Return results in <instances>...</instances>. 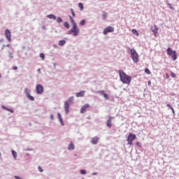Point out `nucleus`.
<instances>
[{
    "label": "nucleus",
    "mask_w": 179,
    "mask_h": 179,
    "mask_svg": "<svg viewBox=\"0 0 179 179\" xmlns=\"http://www.w3.org/2000/svg\"><path fill=\"white\" fill-rule=\"evenodd\" d=\"M69 18L71 20V23L73 24L72 28L67 31V34L71 36H73V37H76L77 36H79V34L80 33V29L78 27V24H76V22H75V20H73V17L72 16L69 15Z\"/></svg>",
    "instance_id": "1"
},
{
    "label": "nucleus",
    "mask_w": 179,
    "mask_h": 179,
    "mask_svg": "<svg viewBox=\"0 0 179 179\" xmlns=\"http://www.w3.org/2000/svg\"><path fill=\"white\" fill-rule=\"evenodd\" d=\"M119 76L120 78L121 82L124 83V85H129L132 80V77L127 75L122 70L118 71Z\"/></svg>",
    "instance_id": "2"
},
{
    "label": "nucleus",
    "mask_w": 179,
    "mask_h": 179,
    "mask_svg": "<svg viewBox=\"0 0 179 179\" xmlns=\"http://www.w3.org/2000/svg\"><path fill=\"white\" fill-rule=\"evenodd\" d=\"M127 52H130L131 59L135 62V64H138V62H139V55L135 49L128 48Z\"/></svg>",
    "instance_id": "3"
},
{
    "label": "nucleus",
    "mask_w": 179,
    "mask_h": 179,
    "mask_svg": "<svg viewBox=\"0 0 179 179\" xmlns=\"http://www.w3.org/2000/svg\"><path fill=\"white\" fill-rule=\"evenodd\" d=\"M74 99H75L74 96H70L68 99V101H66L64 102V110H65L66 114H69V106H71V104H73Z\"/></svg>",
    "instance_id": "4"
},
{
    "label": "nucleus",
    "mask_w": 179,
    "mask_h": 179,
    "mask_svg": "<svg viewBox=\"0 0 179 179\" xmlns=\"http://www.w3.org/2000/svg\"><path fill=\"white\" fill-rule=\"evenodd\" d=\"M136 139V135L132 133H130L127 137V143L128 145H130V146H132L134 145V141Z\"/></svg>",
    "instance_id": "5"
},
{
    "label": "nucleus",
    "mask_w": 179,
    "mask_h": 179,
    "mask_svg": "<svg viewBox=\"0 0 179 179\" xmlns=\"http://www.w3.org/2000/svg\"><path fill=\"white\" fill-rule=\"evenodd\" d=\"M24 93L28 100L34 101V96L30 95V91L29 90V88H24Z\"/></svg>",
    "instance_id": "6"
},
{
    "label": "nucleus",
    "mask_w": 179,
    "mask_h": 179,
    "mask_svg": "<svg viewBox=\"0 0 179 179\" xmlns=\"http://www.w3.org/2000/svg\"><path fill=\"white\" fill-rule=\"evenodd\" d=\"M36 94H41L44 92V87L41 84H38L36 87Z\"/></svg>",
    "instance_id": "7"
},
{
    "label": "nucleus",
    "mask_w": 179,
    "mask_h": 179,
    "mask_svg": "<svg viewBox=\"0 0 179 179\" xmlns=\"http://www.w3.org/2000/svg\"><path fill=\"white\" fill-rule=\"evenodd\" d=\"M113 31V27L108 26V27L105 28L103 33L104 35L108 34V33H112Z\"/></svg>",
    "instance_id": "8"
},
{
    "label": "nucleus",
    "mask_w": 179,
    "mask_h": 179,
    "mask_svg": "<svg viewBox=\"0 0 179 179\" xmlns=\"http://www.w3.org/2000/svg\"><path fill=\"white\" fill-rule=\"evenodd\" d=\"M5 36L8 41H11L12 38L10 36V31L9 29H6Z\"/></svg>",
    "instance_id": "9"
},
{
    "label": "nucleus",
    "mask_w": 179,
    "mask_h": 179,
    "mask_svg": "<svg viewBox=\"0 0 179 179\" xmlns=\"http://www.w3.org/2000/svg\"><path fill=\"white\" fill-rule=\"evenodd\" d=\"M89 107H90L89 103H85L83 106H82L80 109L81 114H84V113L86 111V109L89 108Z\"/></svg>",
    "instance_id": "10"
},
{
    "label": "nucleus",
    "mask_w": 179,
    "mask_h": 179,
    "mask_svg": "<svg viewBox=\"0 0 179 179\" xmlns=\"http://www.w3.org/2000/svg\"><path fill=\"white\" fill-rule=\"evenodd\" d=\"M57 118H58L61 125L62 127H64L65 125V124L64 123V120L62 119V115H61L60 113H57Z\"/></svg>",
    "instance_id": "11"
},
{
    "label": "nucleus",
    "mask_w": 179,
    "mask_h": 179,
    "mask_svg": "<svg viewBox=\"0 0 179 179\" xmlns=\"http://www.w3.org/2000/svg\"><path fill=\"white\" fill-rule=\"evenodd\" d=\"M99 138L97 136H94L91 139V143L92 145H97V143H99Z\"/></svg>",
    "instance_id": "12"
},
{
    "label": "nucleus",
    "mask_w": 179,
    "mask_h": 179,
    "mask_svg": "<svg viewBox=\"0 0 179 179\" xmlns=\"http://www.w3.org/2000/svg\"><path fill=\"white\" fill-rule=\"evenodd\" d=\"M85 93H86L85 90H81L80 92H77L76 96V97H83V96H85Z\"/></svg>",
    "instance_id": "13"
},
{
    "label": "nucleus",
    "mask_w": 179,
    "mask_h": 179,
    "mask_svg": "<svg viewBox=\"0 0 179 179\" xmlns=\"http://www.w3.org/2000/svg\"><path fill=\"white\" fill-rule=\"evenodd\" d=\"M48 19H52V20H57V16L54 14H50L47 15Z\"/></svg>",
    "instance_id": "14"
},
{
    "label": "nucleus",
    "mask_w": 179,
    "mask_h": 179,
    "mask_svg": "<svg viewBox=\"0 0 179 179\" xmlns=\"http://www.w3.org/2000/svg\"><path fill=\"white\" fill-rule=\"evenodd\" d=\"M155 37H157V31H159V29L157 28V26H155L154 29L152 30Z\"/></svg>",
    "instance_id": "15"
},
{
    "label": "nucleus",
    "mask_w": 179,
    "mask_h": 179,
    "mask_svg": "<svg viewBox=\"0 0 179 179\" xmlns=\"http://www.w3.org/2000/svg\"><path fill=\"white\" fill-rule=\"evenodd\" d=\"M74 149H75V145L73 144V142L71 141L68 146V150H73Z\"/></svg>",
    "instance_id": "16"
},
{
    "label": "nucleus",
    "mask_w": 179,
    "mask_h": 179,
    "mask_svg": "<svg viewBox=\"0 0 179 179\" xmlns=\"http://www.w3.org/2000/svg\"><path fill=\"white\" fill-rule=\"evenodd\" d=\"M1 108H3V110H6V111H9L10 113H14L13 109L9 108L5 106H2Z\"/></svg>",
    "instance_id": "17"
},
{
    "label": "nucleus",
    "mask_w": 179,
    "mask_h": 179,
    "mask_svg": "<svg viewBox=\"0 0 179 179\" xmlns=\"http://www.w3.org/2000/svg\"><path fill=\"white\" fill-rule=\"evenodd\" d=\"M170 56L171 57L173 61H176V59H177V52L175 51L173 53L170 55Z\"/></svg>",
    "instance_id": "18"
},
{
    "label": "nucleus",
    "mask_w": 179,
    "mask_h": 179,
    "mask_svg": "<svg viewBox=\"0 0 179 179\" xmlns=\"http://www.w3.org/2000/svg\"><path fill=\"white\" fill-rule=\"evenodd\" d=\"M176 50H171V48H168L166 50V53L168 55H171Z\"/></svg>",
    "instance_id": "19"
},
{
    "label": "nucleus",
    "mask_w": 179,
    "mask_h": 179,
    "mask_svg": "<svg viewBox=\"0 0 179 179\" xmlns=\"http://www.w3.org/2000/svg\"><path fill=\"white\" fill-rule=\"evenodd\" d=\"M65 44H66V41H65V40H60L59 41V45H60L61 47H64V45H65Z\"/></svg>",
    "instance_id": "20"
},
{
    "label": "nucleus",
    "mask_w": 179,
    "mask_h": 179,
    "mask_svg": "<svg viewBox=\"0 0 179 179\" xmlns=\"http://www.w3.org/2000/svg\"><path fill=\"white\" fill-rule=\"evenodd\" d=\"M11 153H12V155H13L14 159L16 160V159H17V153L16 152V151H15V150H13L11 151Z\"/></svg>",
    "instance_id": "21"
},
{
    "label": "nucleus",
    "mask_w": 179,
    "mask_h": 179,
    "mask_svg": "<svg viewBox=\"0 0 179 179\" xmlns=\"http://www.w3.org/2000/svg\"><path fill=\"white\" fill-rule=\"evenodd\" d=\"M63 26H64V27H66V29H69L71 27V26L69 25V23H68V22H64L63 24Z\"/></svg>",
    "instance_id": "22"
},
{
    "label": "nucleus",
    "mask_w": 179,
    "mask_h": 179,
    "mask_svg": "<svg viewBox=\"0 0 179 179\" xmlns=\"http://www.w3.org/2000/svg\"><path fill=\"white\" fill-rule=\"evenodd\" d=\"M131 31L133 34H134L135 36H139V32H138V31L136 29H133Z\"/></svg>",
    "instance_id": "23"
},
{
    "label": "nucleus",
    "mask_w": 179,
    "mask_h": 179,
    "mask_svg": "<svg viewBox=\"0 0 179 179\" xmlns=\"http://www.w3.org/2000/svg\"><path fill=\"white\" fill-rule=\"evenodd\" d=\"M101 94H103V97L106 99L108 100V94L104 93V91L101 92Z\"/></svg>",
    "instance_id": "24"
},
{
    "label": "nucleus",
    "mask_w": 179,
    "mask_h": 179,
    "mask_svg": "<svg viewBox=\"0 0 179 179\" xmlns=\"http://www.w3.org/2000/svg\"><path fill=\"white\" fill-rule=\"evenodd\" d=\"M78 8H80V10H83V8H85V6H83V3H79Z\"/></svg>",
    "instance_id": "25"
},
{
    "label": "nucleus",
    "mask_w": 179,
    "mask_h": 179,
    "mask_svg": "<svg viewBox=\"0 0 179 179\" xmlns=\"http://www.w3.org/2000/svg\"><path fill=\"white\" fill-rule=\"evenodd\" d=\"M107 127H111V117L108 120L107 123H106Z\"/></svg>",
    "instance_id": "26"
},
{
    "label": "nucleus",
    "mask_w": 179,
    "mask_h": 179,
    "mask_svg": "<svg viewBox=\"0 0 179 179\" xmlns=\"http://www.w3.org/2000/svg\"><path fill=\"white\" fill-rule=\"evenodd\" d=\"M85 24H86V20H82L80 22V26H85Z\"/></svg>",
    "instance_id": "27"
},
{
    "label": "nucleus",
    "mask_w": 179,
    "mask_h": 179,
    "mask_svg": "<svg viewBox=\"0 0 179 179\" xmlns=\"http://www.w3.org/2000/svg\"><path fill=\"white\" fill-rule=\"evenodd\" d=\"M57 20V23H62V22H64V20H62V18L58 17L57 18H56Z\"/></svg>",
    "instance_id": "28"
},
{
    "label": "nucleus",
    "mask_w": 179,
    "mask_h": 179,
    "mask_svg": "<svg viewBox=\"0 0 179 179\" xmlns=\"http://www.w3.org/2000/svg\"><path fill=\"white\" fill-rule=\"evenodd\" d=\"M80 174H83V175L87 174V171L85 169H81L80 171Z\"/></svg>",
    "instance_id": "29"
},
{
    "label": "nucleus",
    "mask_w": 179,
    "mask_h": 179,
    "mask_svg": "<svg viewBox=\"0 0 179 179\" xmlns=\"http://www.w3.org/2000/svg\"><path fill=\"white\" fill-rule=\"evenodd\" d=\"M102 19H103V20H106V19H107V13H103Z\"/></svg>",
    "instance_id": "30"
},
{
    "label": "nucleus",
    "mask_w": 179,
    "mask_h": 179,
    "mask_svg": "<svg viewBox=\"0 0 179 179\" xmlns=\"http://www.w3.org/2000/svg\"><path fill=\"white\" fill-rule=\"evenodd\" d=\"M40 58H41L43 60H44L45 59V55H44V53H40L39 55Z\"/></svg>",
    "instance_id": "31"
},
{
    "label": "nucleus",
    "mask_w": 179,
    "mask_h": 179,
    "mask_svg": "<svg viewBox=\"0 0 179 179\" xmlns=\"http://www.w3.org/2000/svg\"><path fill=\"white\" fill-rule=\"evenodd\" d=\"M8 57L10 59H12V58H13V52H11L8 50Z\"/></svg>",
    "instance_id": "32"
},
{
    "label": "nucleus",
    "mask_w": 179,
    "mask_h": 179,
    "mask_svg": "<svg viewBox=\"0 0 179 179\" xmlns=\"http://www.w3.org/2000/svg\"><path fill=\"white\" fill-rule=\"evenodd\" d=\"M137 148H142V144L139 141L136 142Z\"/></svg>",
    "instance_id": "33"
},
{
    "label": "nucleus",
    "mask_w": 179,
    "mask_h": 179,
    "mask_svg": "<svg viewBox=\"0 0 179 179\" xmlns=\"http://www.w3.org/2000/svg\"><path fill=\"white\" fill-rule=\"evenodd\" d=\"M70 10L71 12V15H73V17H75L76 14H75V11H73V8H71Z\"/></svg>",
    "instance_id": "34"
},
{
    "label": "nucleus",
    "mask_w": 179,
    "mask_h": 179,
    "mask_svg": "<svg viewBox=\"0 0 179 179\" xmlns=\"http://www.w3.org/2000/svg\"><path fill=\"white\" fill-rule=\"evenodd\" d=\"M145 72L147 73V75H150V70L149 69H145Z\"/></svg>",
    "instance_id": "35"
},
{
    "label": "nucleus",
    "mask_w": 179,
    "mask_h": 179,
    "mask_svg": "<svg viewBox=\"0 0 179 179\" xmlns=\"http://www.w3.org/2000/svg\"><path fill=\"white\" fill-rule=\"evenodd\" d=\"M171 78H176V75L173 71L171 72Z\"/></svg>",
    "instance_id": "36"
},
{
    "label": "nucleus",
    "mask_w": 179,
    "mask_h": 179,
    "mask_svg": "<svg viewBox=\"0 0 179 179\" xmlns=\"http://www.w3.org/2000/svg\"><path fill=\"white\" fill-rule=\"evenodd\" d=\"M38 171L40 172V173H43V168H41V166H38Z\"/></svg>",
    "instance_id": "37"
},
{
    "label": "nucleus",
    "mask_w": 179,
    "mask_h": 179,
    "mask_svg": "<svg viewBox=\"0 0 179 179\" xmlns=\"http://www.w3.org/2000/svg\"><path fill=\"white\" fill-rule=\"evenodd\" d=\"M166 106L170 108V110H173V106H171V105H170V103H167Z\"/></svg>",
    "instance_id": "38"
},
{
    "label": "nucleus",
    "mask_w": 179,
    "mask_h": 179,
    "mask_svg": "<svg viewBox=\"0 0 179 179\" xmlns=\"http://www.w3.org/2000/svg\"><path fill=\"white\" fill-rule=\"evenodd\" d=\"M166 79H169L170 78V75L169 73H166L165 76Z\"/></svg>",
    "instance_id": "39"
},
{
    "label": "nucleus",
    "mask_w": 179,
    "mask_h": 179,
    "mask_svg": "<svg viewBox=\"0 0 179 179\" xmlns=\"http://www.w3.org/2000/svg\"><path fill=\"white\" fill-rule=\"evenodd\" d=\"M168 6H169L170 9H174V8H173V6H171V3H168Z\"/></svg>",
    "instance_id": "40"
},
{
    "label": "nucleus",
    "mask_w": 179,
    "mask_h": 179,
    "mask_svg": "<svg viewBox=\"0 0 179 179\" xmlns=\"http://www.w3.org/2000/svg\"><path fill=\"white\" fill-rule=\"evenodd\" d=\"M13 69L14 71H17V66H14L13 67Z\"/></svg>",
    "instance_id": "41"
},
{
    "label": "nucleus",
    "mask_w": 179,
    "mask_h": 179,
    "mask_svg": "<svg viewBox=\"0 0 179 179\" xmlns=\"http://www.w3.org/2000/svg\"><path fill=\"white\" fill-rule=\"evenodd\" d=\"M54 48H58V45L57 44H53Z\"/></svg>",
    "instance_id": "42"
},
{
    "label": "nucleus",
    "mask_w": 179,
    "mask_h": 179,
    "mask_svg": "<svg viewBox=\"0 0 179 179\" xmlns=\"http://www.w3.org/2000/svg\"><path fill=\"white\" fill-rule=\"evenodd\" d=\"M97 174H98L97 172H94L92 173V176H97Z\"/></svg>",
    "instance_id": "43"
},
{
    "label": "nucleus",
    "mask_w": 179,
    "mask_h": 179,
    "mask_svg": "<svg viewBox=\"0 0 179 179\" xmlns=\"http://www.w3.org/2000/svg\"><path fill=\"white\" fill-rule=\"evenodd\" d=\"M37 72H38V73H41V69H38Z\"/></svg>",
    "instance_id": "44"
},
{
    "label": "nucleus",
    "mask_w": 179,
    "mask_h": 179,
    "mask_svg": "<svg viewBox=\"0 0 179 179\" xmlns=\"http://www.w3.org/2000/svg\"><path fill=\"white\" fill-rule=\"evenodd\" d=\"M50 120H54V115H50Z\"/></svg>",
    "instance_id": "45"
},
{
    "label": "nucleus",
    "mask_w": 179,
    "mask_h": 179,
    "mask_svg": "<svg viewBox=\"0 0 179 179\" xmlns=\"http://www.w3.org/2000/svg\"><path fill=\"white\" fill-rule=\"evenodd\" d=\"M148 86H150V85H152V82L148 81Z\"/></svg>",
    "instance_id": "46"
},
{
    "label": "nucleus",
    "mask_w": 179,
    "mask_h": 179,
    "mask_svg": "<svg viewBox=\"0 0 179 179\" xmlns=\"http://www.w3.org/2000/svg\"><path fill=\"white\" fill-rule=\"evenodd\" d=\"M6 47V45H3L1 50H3V48H5Z\"/></svg>",
    "instance_id": "47"
},
{
    "label": "nucleus",
    "mask_w": 179,
    "mask_h": 179,
    "mask_svg": "<svg viewBox=\"0 0 179 179\" xmlns=\"http://www.w3.org/2000/svg\"><path fill=\"white\" fill-rule=\"evenodd\" d=\"M171 110H172L173 114H176V111H174V108H173V109H171Z\"/></svg>",
    "instance_id": "48"
},
{
    "label": "nucleus",
    "mask_w": 179,
    "mask_h": 179,
    "mask_svg": "<svg viewBox=\"0 0 179 179\" xmlns=\"http://www.w3.org/2000/svg\"><path fill=\"white\" fill-rule=\"evenodd\" d=\"M3 41V38L0 39V43H2Z\"/></svg>",
    "instance_id": "49"
},
{
    "label": "nucleus",
    "mask_w": 179,
    "mask_h": 179,
    "mask_svg": "<svg viewBox=\"0 0 179 179\" xmlns=\"http://www.w3.org/2000/svg\"><path fill=\"white\" fill-rule=\"evenodd\" d=\"M6 47H10V45L8 44V45H6Z\"/></svg>",
    "instance_id": "50"
},
{
    "label": "nucleus",
    "mask_w": 179,
    "mask_h": 179,
    "mask_svg": "<svg viewBox=\"0 0 179 179\" xmlns=\"http://www.w3.org/2000/svg\"><path fill=\"white\" fill-rule=\"evenodd\" d=\"M56 65H57L56 64H54V66H55V68Z\"/></svg>",
    "instance_id": "51"
},
{
    "label": "nucleus",
    "mask_w": 179,
    "mask_h": 179,
    "mask_svg": "<svg viewBox=\"0 0 179 179\" xmlns=\"http://www.w3.org/2000/svg\"><path fill=\"white\" fill-rule=\"evenodd\" d=\"M2 77V76H1V74H0V78H1Z\"/></svg>",
    "instance_id": "52"
},
{
    "label": "nucleus",
    "mask_w": 179,
    "mask_h": 179,
    "mask_svg": "<svg viewBox=\"0 0 179 179\" xmlns=\"http://www.w3.org/2000/svg\"><path fill=\"white\" fill-rule=\"evenodd\" d=\"M81 179H85V178H82Z\"/></svg>",
    "instance_id": "53"
},
{
    "label": "nucleus",
    "mask_w": 179,
    "mask_h": 179,
    "mask_svg": "<svg viewBox=\"0 0 179 179\" xmlns=\"http://www.w3.org/2000/svg\"><path fill=\"white\" fill-rule=\"evenodd\" d=\"M0 157H1V152H0Z\"/></svg>",
    "instance_id": "54"
}]
</instances>
